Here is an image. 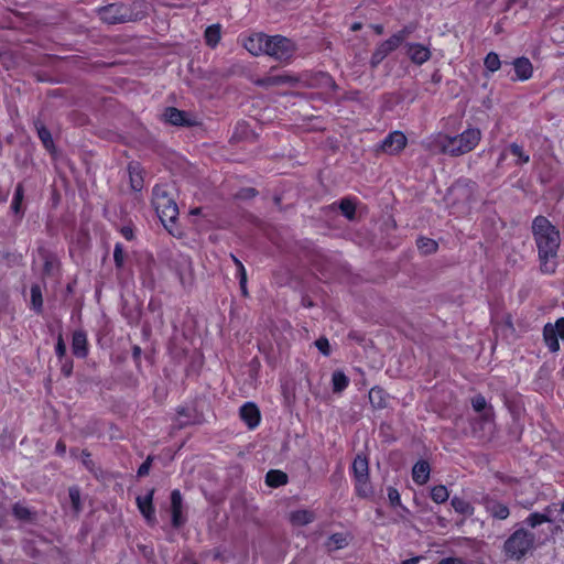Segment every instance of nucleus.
Masks as SVG:
<instances>
[{"label": "nucleus", "instance_id": "1", "mask_svg": "<svg viewBox=\"0 0 564 564\" xmlns=\"http://www.w3.org/2000/svg\"><path fill=\"white\" fill-rule=\"evenodd\" d=\"M531 232L538 250L540 272L545 275L554 274L558 267L560 230L547 217L539 215L532 220Z\"/></svg>", "mask_w": 564, "mask_h": 564}, {"label": "nucleus", "instance_id": "2", "mask_svg": "<svg viewBox=\"0 0 564 564\" xmlns=\"http://www.w3.org/2000/svg\"><path fill=\"white\" fill-rule=\"evenodd\" d=\"M481 140V132L478 128H468L460 134L448 135L437 133L429 139L426 147L437 154L460 156L473 151Z\"/></svg>", "mask_w": 564, "mask_h": 564}, {"label": "nucleus", "instance_id": "3", "mask_svg": "<svg viewBox=\"0 0 564 564\" xmlns=\"http://www.w3.org/2000/svg\"><path fill=\"white\" fill-rule=\"evenodd\" d=\"M152 206L163 226L169 229V223L174 224L178 216V207L167 191L166 185L156 184L152 189Z\"/></svg>", "mask_w": 564, "mask_h": 564}, {"label": "nucleus", "instance_id": "4", "mask_svg": "<svg viewBox=\"0 0 564 564\" xmlns=\"http://www.w3.org/2000/svg\"><path fill=\"white\" fill-rule=\"evenodd\" d=\"M535 535L524 528L517 529L503 543L507 558L522 561L534 549Z\"/></svg>", "mask_w": 564, "mask_h": 564}, {"label": "nucleus", "instance_id": "5", "mask_svg": "<svg viewBox=\"0 0 564 564\" xmlns=\"http://www.w3.org/2000/svg\"><path fill=\"white\" fill-rule=\"evenodd\" d=\"M270 40L265 55L279 62L289 63L295 54V43L283 35H270Z\"/></svg>", "mask_w": 564, "mask_h": 564}, {"label": "nucleus", "instance_id": "6", "mask_svg": "<svg viewBox=\"0 0 564 564\" xmlns=\"http://www.w3.org/2000/svg\"><path fill=\"white\" fill-rule=\"evenodd\" d=\"M100 19L108 24H118L135 20L132 9L124 3L115 2L99 9Z\"/></svg>", "mask_w": 564, "mask_h": 564}, {"label": "nucleus", "instance_id": "7", "mask_svg": "<svg viewBox=\"0 0 564 564\" xmlns=\"http://www.w3.org/2000/svg\"><path fill=\"white\" fill-rule=\"evenodd\" d=\"M368 460L366 457L357 455L355 457V486L360 497H369L372 494V487L368 482Z\"/></svg>", "mask_w": 564, "mask_h": 564}, {"label": "nucleus", "instance_id": "8", "mask_svg": "<svg viewBox=\"0 0 564 564\" xmlns=\"http://www.w3.org/2000/svg\"><path fill=\"white\" fill-rule=\"evenodd\" d=\"M170 500H171V506H170L171 524L174 529H180L187 521V518L183 512L184 507H183V497H182L181 491L178 489L172 490Z\"/></svg>", "mask_w": 564, "mask_h": 564}, {"label": "nucleus", "instance_id": "9", "mask_svg": "<svg viewBox=\"0 0 564 564\" xmlns=\"http://www.w3.org/2000/svg\"><path fill=\"white\" fill-rule=\"evenodd\" d=\"M270 42V35L262 32L253 33L242 40L243 47L254 56L265 54Z\"/></svg>", "mask_w": 564, "mask_h": 564}, {"label": "nucleus", "instance_id": "10", "mask_svg": "<svg viewBox=\"0 0 564 564\" xmlns=\"http://www.w3.org/2000/svg\"><path fill=\"white\" fill-rule=\"evenodd\" d=\"M154 492L155 490L152 488L144 496H138L135 499L137 507L149 525L156 523L155 508L153 505Z\"/></svg>", "mask_w": 564, "mask_h": 564}, {"label": "nucleus", "instance_id": "11", "mask_svg": "<svg viewBox=\"0 0 564 564\" xmlns=\"http://www.w3.org/2000/svg\"><path fill=\"white\" fill-rule=\"evenodd\" d=\"M406 145V138L401 131L389 133L379 144V149L387 154H397Z\"/></svg>", "mask_w": 564, "mask_h": 564}, {"label": "nucleus", "instance_id": "12", "mask_svg": "<svg viewBox=\"0 0 564 564\" xmlns=\"http://www.w3.org/2000/svg\"><path fill=\"white\" fill-rule=\"evenodd\" d=\"M239 416L249 430H254L261 422V413L253 402H246L239 409Z\"/></svg>", "mask_w": 564, "mask_h": 564}, {"label": "nucleus", "instance_id": "13", "mask_svg": "<svg viewBox=\"0 0 564 564\" xmlns=\"http://www.w3.org/2000/svg\"><path fill=\"white\" fill-rule=\"evenodd\" d=\"M72 352L76 358L85 359L89 354L87 334L83 329H76L72 335Z\"/></svg>", "mask_w": 564, "mask_h": 564}, {"label": "nucleus", "instance_id": "14", "mask_svg": "<svg viewBox=\"0 0 564 564\" xmlns=\"http://www.w3.org/2000/svg\"><path fill=\"white\" fill-rule=\"evenodd\" d=\"M482 505L486 511L495 519L506 520L510 516L509 507L495 498L484 497Z\"/></svg>", "mask_w": 564, "mask_h": 564}, {"label": "nucleus", "instance_id": "15", "mask_svg": "<svg viewBox=\"0 0 564 564\" xmlns=\"http://www.w3.org/2000/svg\"><path fill=\"white\" fill-rule=\"evenodd\" d=\"M34 128L36 130L40 141L42 142L43 148L52 156H55L57 154V149H56L55 142L53 140L51 131L46 128V126L40 119L34 121Z\"/></svg>", "mask_w": 564, "mask_h": 564}, {"label": "nucleus", "instance_id": "16", "mask_svg": "<svg viewBox=\"0 0 564 564\" xmlns=\"http://www.w3.org/2000/svg\"><path fill=\"white\" fill-rule=\"evenodd\" d=\"M164 120L176 127H191L192 121L187 118V113L175 107H167L163 113Z\"/></svg>", "mask_w": 564, "mask_h": 564}, {"label": "nucleus", "instance_id": "17", "mask_svg": "<svg viewBox=\"0 0 564 564\" xmlns=\"http://www.w3.org/2000/svg\"><path fill=\"white\" fill-rule=\"evenodd\" d=\"M297 79L289 74L267 75L256 80V85L260 87H272L280 85H293Z\"/></svg>", "mask_w": 564, "mask_h": 564}, {"label": "nucleus", "instance_id": "18", "mask_svg": "<svg viewBox=\"0 0 564 564\" xmlns=\"http://www.w3.org/2000/svg\"><path fill=\"white\" fill-rule=\"evenodd\" d=\"M406 55L416 65H422L431 57L430 50L419 43L406 44Z\"/></svg>", "mask_w": 564, "mask_h": 564}, {"label": "nucleus", "instance_id": "19", "mask_svg": "<svg viewBox=\"0 0 564 564\" xmlns=\"http://www.w3.org/2000/svg\"><path fill=\"white\" fill-rule=\"evenodd\" d=\"M176 413H177L178 427H184L187 425L202 423V414H199L195 409L180 406L176 410Z\"/></svg>", "mask_w": 564, "mask_h": 564}, {"label": "nucleus", "instance_id": "20", "mask_svg": "<svg viewBox=\"0 0 564 564\" xmlns=\"http://www.w3.org/2000/svg\"><path fill=\"white\" fill-rule=\"evenodd\" d=\"M514 67L516 77L513 79L528 80L533 74L532 63L528 57H518L511 63Z\"/></svg>", "mask_w": 564, "mask_h": 564}, {"label": "nucleus", "instance_id": "21", "mask_svg": "<svg viewBox=\"0 0 564 564\" xmlns=\"http://www.w3.org/2000/svg\"><path fill=\"white\" fill-rule=\"evenodd\" d=\"M128 173L131 188L135 192H140L144 184L142 167L140 163L130 162L128 165Z\"/></svg>", "mask_w": 564, "mask_h": 564}, {"label": "nucleus", "instance_id": "22", "mask_svg": "<svg viewBox=\"0 0 564 564\" xmlns=\"http://www.w3.org/2000/svg\"><path fill=\"white\" fill-rule=\"evenodd\" d=\"M430 464L426 460H419L412 468V479L417 485H424L430 479Z\"/></svg>", "mask_w": 564, "mask_h": 564}, {"label": "nucleus", "instance_id": "23", "mask_svg": "<svg viewBox=\"0 0 564 564\" xmlns=\"http://www.w3.org/2000/svg\"><path fill=\"white\" fill-rule=\"evenodd\" d=\"M471 406L476 412L481 413V419L485 422L492 419V406L488 405L486 398L482 394H477L471 399Z\"/></svg>", "mask_w": 564, "mask_h": 564}, {"label": "nucleus", "instance_id": "24", "mask_svg": "<svg viewBox=\"0 0 564 564\" xmlns=\"http://www.w3.org/2000/svg\"><path fill=\"white\" fill-rule=\"evenodd\" d=\"M547 510H549V506H546L544 508V511L542 513H540V512H532V513H530L525 518L524 523L528 527L536 528L538 525H540V524H542L544 522H553L555 520L554 512L553 511H547Z\"/></svg>", "mask_w": 564, "mask_h": 564}, {"label": "nucleus", "instance_id": "25", "mask_svg": "<svg viewBox=\"0 0 564 564\" xmlns=\"http://www.w3.org/2000/svg\"><path fill=\"white\" fill-rule=\"evenodd\" d=\"M264 481L270 488H279L289 482V476L280 469H270L265 475Z\"/></svg>", "mask_w": 564, "mask_h": 564}, {"label": "nucleus", "instance_id": "26", "mask_svg": "<svg viewBox=\"0 0 564 564\" xmlns=\"http://www.w3.org/2000/svg\"><path fill=\"white\" fill-rule=\"evenodd\" d=\"M543 339L550 351L556 352L560 349L558 335L553 324L547 323L543 328Z\"/></svg>", "mask_w": 564, "mask_h": 564}, {"label": "nucleus", "instance_id": "27", "mask_svg": "<svg viewBox=\"0 0 564 564\" xmlns=\"http://www.w3.org/2000/svg\"><path fill=\"white\" fill-rule=\"evenodd\" d=\"M31 293V302H30V308L35 314H42L43 313V294H42V288L40 284H32L30 289Z\"/></svg>", "mask_w": 564, "mask_h": 564}, {"label": "nucleus", "instance_id": "28", "mask_svg": "<svg viewBox=\"0 0 564 564\" xmlns=\"http://www.w3.org/2000/svg\"><path fill=\"white\" fill-rule=\"evenodd\" d=\"M205 42L212 48H215L221 39V26L220 24H212L206 28L204 33Z\"/></svg>", "mask_w": 564, "mask_h": 564}, {"label": "nucleus", "instance_id": "29", "mask_svg": "<svg viewBox=\"0 0 564 564\" xmlns=\"http://www.w3.org/2000/svg\"><path fill=\"white\" fill-rule=\"evenodd\" d=\"M24 199V186L22 183H18L14 189L13 199L11 203V209L15 215H20L21 217L24 215V210L22 207Z\"/></svg>", "mask_w": 564, "mask_h": 564}, {"label": "nucleus", "instance_id": "30", "mask_svg": "<svg viewBox=\"0 0 564 564\" xmlns=\"http://www.w3.org/2000/svg\"><path fill=\"white\" fill-rule=\"evenodd\" d=\"M349 384V378L341 371L336 370L332 376L333 392L338 393L345 390Z\"/></svg>", "mask_w": 564, "mask_h": 564}, {"label": "nucleus", "instance_id": "31", "mask_svg": "<svg viewBox=\"0 0 564 564\" xmlns=\"http://www.w3.org/2000/svg\"><path fill=\"white\" fill-rule=\"evenodd\" d=\"M508 151L511 155L516 156L517 160L514 162L516 165H523L529 163L530 155L523 150V147L513 142L509 144Z\"/></svg>", "mask_w": 564, "mask_h": 564}, {"label": "nucleus", "instance_id": "32", "mask_svg": "<svg viewBox=\"0 0 564 564\" xmlns=\"http://www.w3.org/2000/svg\"><path fill=\"white\" fill-rule=\"evenodd\" d=\"M451 505L454 508V510L460 514L464 516H473L474 514V507L470 502L466 501L463 498L459 497H453L451 500Z\"/></svg>", "mask_w": 564, "mask_h": 564}, {"label": "nucleus", "instance_id": "33", "mask_svg": "<svg viewBox=\"0 0 564 564\" xmlns=\"http://www.w3.org/2000/svg\"><path fill=\"white\" fill-rule=\"evenodd\" d=\"M416 247L422 254H432L437 251L438 245L435 240L426 237H419L416 239Z\"/></svg>", "mask_w": 564, "mask_h": 564}, {"label": "nucleus", "instance_id": "34", "mask_svg": "<svg viewBox=\"0 0 564 564\" xmlns=\"http://www.w3.org/2000/svg\"><path fill=\"white\" fill-rule=\"evenodd\" d=\"M314 520V513L308 510H296L291 513V522L296 525H305Z\"/></svg>", "mask_w": 564, "mask_h": 564}, {"label": "nucleus", "instance_id": "35", "mask_svg": "<svg viewBox=\"0 0 564 564\" xmlns=\"http://www.w3.org/2000/svg\"><path fill=\"white\" fill-rule=\"evenodd\" d=\"M503 64L509 65L508 62H503ZM484 65L487 72L495 73L502 66V62L497 53L489 52L484 59Z\"/></svg>", "mask_w": 564, "mask_h": 564}, {"label": "nucleus", "instance_id": "36", "mask_svg": "<svg viewBox=\"0 0 564 564\" xmlns=\"http://www.w3.org/2000/svg\"><path fill=\"white\" fill-rule=\"evenodd\" d=\"M369 401L376 409H382L387 405L386 394L380 388H372L369 391Z\"/></svg>", "mask_w": 564, "mask_h": 564}, {"label": "nucleus", "instance_id": "37", "mask_svg": "<svg viewBox=\"0 0 564 564\" xmlns=\"http://www.w3.org/2000/svg\"><path fill=\"white\" fill-rule=\"evenodd\" d=\"M126 252L121 242H117L113 248V262L117 271H120L124 267Z\"/></svg>", "mask_w": 564, "mask_h": 564}, {"label": "nucleus", "instance_id": "38", "mask_svg": "<svg viewBox=\"0 0 564 564\" xmlns=\"http://www.w3.org/2000/svg\"><path fill=\"white\" fill-rule=\"evenodd\" d=\"M68 496H69L72 508H73L74 512L79 513L83 509L79 488L77 486L69 487Z\"/></svg>", "mask_w": 564, "mask_h": 564}, {"label": "nucleus", "instance_id": "39", "mask_svg": "<svg viewBox=\"0 0 564 564\" xmlns=\"http://www.w3.org/2000/svg\"><path fill=\"white\" fill-rule=\"evenodd\" d=\"M449 497L447 488L443 485H438L432 488L431 498L436 503L445 502Z\"/></svg>", "mask_w": 564, "mask_h": 564}, {"label": "nucleus", "instance_id": "40", "mask_svg": "<svg viewBox=\"0 0 564 564\" xmlns=\"http://www.w3.org/2000/svg\"><path fill=\"white\" fill-rule=\"evenodd\" d=\"M12 514L18 520H22V521H31V519H32V513H31L30 509L20 503L13 505Z\"/></svg>", "mask_w": 564, "mask_h": 564}, {"label": "nucleus", "instance_id": "41", "mask_svg": "<svg viewBox=\"0 0 564 564\" xmlns=\"http://www.w3.org/2000/svg\"><path fill=\"white\" fill-rule=\"evenodd\" d=\"M400 46L398 39L390 36L383 41L377 48H379L383 55L388 56L391 52L395 51Z\"/></svg>", "mask_w": 564, "mask_h": 564}, {"label": "nucleus", "instance_id": "42", "mask_svg": "<svg viewBox=\"0 0 564 564\" xmlns=\"http://www.w3.org/2000/svg\"><path fill=\"white\" fill-rule=\"evenodd\" d=\"M338 208L348 220H352V198L350 196L343 198Z\"/></svg>", "mask_w": 564, "mask_h": 564}, {"label": "nucleus", "instance_id": "43", "mask_svg": "<svg viewBox=\"0 0 564 564\" xmlns=\"http://www.w3.org/2000/svg\"><path fill=\"white\" fill-rule=\"evenodd\" d=\"M554 512V518L564 523V499L549 505V510Z\"/></svg>", "mask_w": 564, "mask_h": 564}, {"label": "nucleus", "instance_id": "44", "mask_svg": "<svg viewBox=\"0 0 564 564\" xmlns=\"http://www.w3.org/2000/svg\"><path fill=\"white\" fill-rule=\"evenodd\" d=\"M55 355L59 361H62L63 358L67 357L66 356V344H65L62 333L58 334L57 339H56Z\"/></svg>", "mask_w": 564, "mask_h": 564}, {"label": "nucleus", "instance_id": "45", "mask_svg": "<svg viewBox=\"0 0 564 564\" xmlns=\"http://www.w3.org/2000/svg\"><path fill=\"white\" fill-rule=\"evenodd\" d=\"M314 345L324 356L327 357L330 355V345L325 336H322L318 339H316L314 341Z\"/></svg>", "mask_w": 564, "mask_h": 564}, {"label": "nucleus", "instance_id": "46", "mask_svg": "<svg viewBox=\"0 0 564 564\" xmlns=\"http://www.w3.org/2000/svg\"><path fill=\"white\" fill-rule=\"evenodd\" d=\"M74 361L69 357L63 358L61 361V372L65 378H69L73 375Z\"/></svg>", "mask_w": 564, "mask_h": 564}, {"label": "nucleus", "instance_id": "47", "mask_svg": "<svg viewBox=\"0 0 564 564\" xmlns=\"http://www.w3.org/2000/svg\"><path fill=\"white\" fill-rule=\"evenodd\" d=\"M415 30L414 24L405 25L402 30L393 34V37L398 39L399 44L401 45L402 42L408 39Z\"/></svg>", "mask_w": 564, "mask_h": 564}, {"label": "nucleus", "instance_id": "48", "mask_svg": "<svg viewBox=\"0 0 564 564\" xmlns=\"http://www.w3.org/2000/svg\"><path fill=\"white\" fill-rule=\"evenodd\" d=\"M153 456L149 455L145 460L139 466L137 475L138 477H145L149 475L152 463H153Z\"/></svg>", "mask_w": 564, "mask_h": 564}, {"label": "nucleus", "instance_id": "49", "mask_svg": "<svg viewBox=\"0 0 564 564\" xmlns=\"http://www.w3.org/2000/svg\"><path fill=\"white\" fill-rule=\"evenodd\" d=\"M82 463L85 466V468L89 471H94L95 469V463L91 459V454L87 449L82 451Z\"/></svg>", "mask_w": 564, "mask_h": 564}, {"label": "nucleus", "instance_id": "50", "mask_svg": "<svg viewBox=\"0 0 564 564\" xmlns=\"http://www.w3.org/2000/svg\"><path fill=\"white\" fill-rule=\"evenodd\" d=\"M388 499H389L391 506H393V507L401 506L400 494H399L398 489H395L394 487L388 488Z\"/></svg>", "mask_w": 564, "mask_h": 564}, {"label": "nucleus", "instance_id": "51", "mask_svg": "<svg viewBox=\"0 0 564 564\" xmlns=\"http://www.w3.org/2000/svg\"><path fill=\"white\" fill-rule=\"evenodd\" d=\"M119 231L121 236L128 241H132L135 238L134 229L131 225L122 226Z\"/></svg>", "mask_w": 564, "mask_h": 564}, {"label": "nucleus", "instance_id": "52", "mask_svg": "<svg viewBox=\"0 0 564 564\" xmlns=\"http://www.w3.org/2000/svg\"><path fill=\"white\" fill-rule=\"evenodd\" d=\"M384 58H386V55H383V53L379 48H377L371 56V61H370L371 66L372 67L378 66Z\"/></svg>", "mask_w": 564, "mask_h": 564}, {"label": "nucleus", "instance_id": "53", "mask_svg": "<svg viewBox=\"0 0 564 564\" xmlns=\"http://www.w3.org/2000/svg\"><path fill=\"white\" fill-rule=\"evenodd\" d=\"M333 543L337 549L345 545V538L340 533H335L329 538V544Z\"/></svg>", "mask_w": 564, "mask_h": 564}, {"label": "nucleus", "instance_id": "54", "mask_svg": "<svg viewBox=\"0 0 564 564\" xmlns=\"http://www.w3.org/2000/svg\"><path fill=\"white\" fill-rule=\"evenodd\" d=\"M230 257L237 269L236 276L237 279H239L241 276V272L247 273L246 268L243 263L235 254H230Z\"/></svg>", "mask_w": 564, "mask_h": 564}, {"label": "nucleus", "instance_id": "55", "mask_svg": "<svg viewBox=\"0 0 564 564\" xmlns=\"http://www.w3.org/2000/svg\"><path fill=\"white\" fill-rule=\"evenodd\" d=\"M141 354H142L141 347L138 345H134L132 347V358L138 368L141 366Z\"/></svg>", "mask_w": 564, "mask_h": 564}, {"label": "nucleus", "instance_id": "56", "mask_svg": "<svg viewBox=\"0 0 564 564\" xmlns=\"http://www.w3.org/2000/svg\"><path fill=\"white\" fill-rule=\"evenodd\" d=\"M238 280H239V286H240V291H241L242 296H248V289H247L248 278H247V273L241 272V276Z\"/></svg>", "mask_w": 564, "mask_h": 564}, {"label": "nucleus", "instance_id": "57", "mask_svg": "<svg viewBox=\"0 0 564 564\" xmlns=\"http://www.w3.org/2000/svg\"><path fill=\"white\" fill-rule=\"evenodd\" d=\"M553 327L556 328V334L564 340V317L558 318Z\"/></svg>", "mask_w": 564, "mask_h": 564}, {"label": "nucleus", "instance_id": "58", "mask_svg": "<svg viewBox=\"0 0 564 564\" xmlns=\"http://www.w3.org/2000/svg\"><path fill=\"white\" fill-rule=\"evenodd\" d=\"M55 453L56 455L63 457L66 454V444L64 441L58 440L55 445Z\"/></svg>", "mask_w": 564, "mask_h": 564}, {"label": "nucleus", "instance_id": "59", "mask_svg": "<svg viewBox=\"0 0 564 564\" xmlns=\"http://www.w3.org/2000/svg\"><path fill=\"white\" fill-rule=\"evenodd\" d=\"M257 194H258L257 189L249 187V188L242 189L238 196L243 197V198H250V197H254Z\"/></svg>", "mask_w": 564, "mask_h": 564}, {"label": "nucleus", "instance_id": "60", "mask_svg": "<svg viewBox=\"0 0 564 564\" xmlns=\"http://www.w3.org/2000/svg\"><path fill=\"white\" fill-rule=\"evenodd\" d=\"M422 560V556H414L401 562V564H417Z\"/></svg>", "mask_w": 564, "mask_h": 564}, {"label": "nucleus", "instance_id": "61", "mask_svg": "<svg viewBox=\"0 0 564 564\" xmlns=\"http://www.w3.org/2000/svg\"><path fill=\"white\" fill-rule=\"evenodd\" d=\"M508 153H509L508 148L500 153V155L498 158L497 165H500L506 160Z\"/></svg>", "mask_w": 564, "mask_h": 564}, {"label": "nucleus", "instance_id": "62", "mask_svg": "<svg viewBox=\"0 0 564 564\" xmlns=\"http://www.w3.org/2000/svg\"><path fill=\"white\" fill-rule=\"evenodd\" d=\"M8 197H9V192H3L0 188V203H6L8 200Z\"/></svg>", "mask_w": 564, "mask_h": 564}, {"label": "nucleus", "instance_id": "63", "mask_svg": "<svg viewBox=\"0 0 564 564\" xmlns=\"http://www.w3.org/2000/svg\"><path fill=\"white\" fill-rule=\"evenodd\" d=\"M51 268H52V262L50 260H45L44 262V272L45 273H48L51 271Z\"/></svg>", "mask_w": 564, "mask_h": 564}, {"label": "nucleus", "instance_id": "64", "mask_svg": "<svg viewBox=\"0 0 564 564\" xmlns=\"http://www.w3.org/2000/svg\"><path fill=\"white\" fill-rule=\"evenodd\" d=\"M372 28H373V30L376 31L377 34H382L383 26L381 24L372 25Z\"/></svg>", "mask_w": 564, "mask_h": 564}]
</instances>
